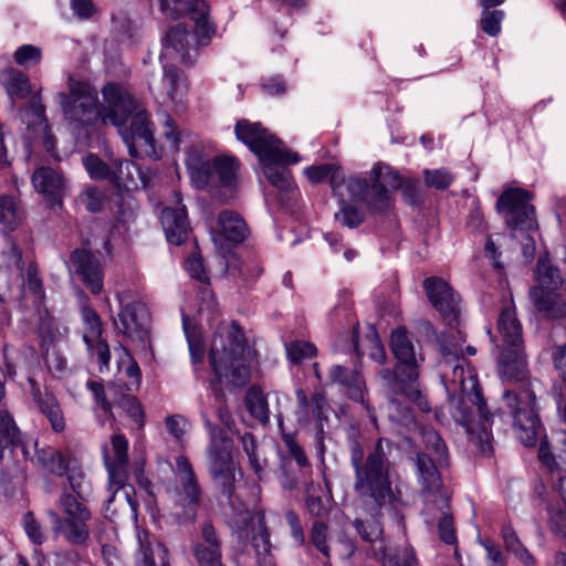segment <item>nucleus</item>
<instances>
[{
    "instance_id": "nucleus-1",
    "label": "nucleus",
    "mask_w": 566,
    "mask_h": 566,
    "mask_svg": "<svg viewBox=\"0 0 566 566\" xmlns=\"http://www.w3.org/2000/svg\"><path fill=\"white\" fill-rule=\"evenodd\" d=\"M394 443L386 438H379L375 446L365 454L363 446L357 440L349 443V460L354 471L353 488L357 495L359 516L354 521V527L366 542L378 547L384 539L380 522L381 510L389 506L396 514L398 522L403 520L399 515L401 504L400 492L394 488L390 479L392 463L389 459Z\"/></svg>"
},
{
    "instance_id": "nucleus-2",
    "label": "nucleus",
    "mask_w": 566,
    "mask_h": 566,
    "mask_svg": "<svg viewBox=\"0 0 566 566\" xmlns=\"http://www.w3.org/2000/svg\"><path fill=\"white\" fill-rule=\"evenodd\" d=\"M497 332L501 343L492 335L491 340L500 349L499 370L502 376L515 381L513 389L504 391L501 410L512 417L516 438L527 448L535 447L543 433V426L535 410V392L528 380L522 325L513 304L502 307Z\"/></svg>"
},
{
    "instance_id": "nucleus-3",
    "label": "nucleus",
    "mask_w": 566,
    "mask_h": 566,
    "mask_svg": "<svg viewBox=\"0 0 566 566\" xmlns=\"http://www.w3.org/2000/svg\"><path fill=\"white\" fill-rule=\"evenodd\" d=\"M67 86L69 93L57 94L59 104L67 120L82 126L93 125L101 119L103 124L119 127L137 108L133 96L115 83H108L103 87V105L98 104L97 92L87 82L70 76Z\"/></svg>"
},
{
    "instance_id": "nucleus-4",
    "label": "nucleus",
    "mask_w": 566,
    "mask_h": 566,
    "mask_svg": "<svg viewBox=\"0 0 566 566\" xmlns=\"http://www.w3.org/2000/svg\"><path fill=\"white\" fill-rule=\"evenodd\" d=\"M348 197L363 202L371 213H386L392 205L391 190L401 189L406 202L417 205L420 201L419 181L403 179L388 165L377 163L367 177L350 176L347 181Z\"/></svg>"
},
{
    "instance_id": "nucleus-5",
    "label": "nucleus",
    "mask_w": 566,
    "mask_h": 566,
    "mask_svg": "<svg viewBox=\"0 0 566 566\" xmlns=\"http://www.w3.org/2000/svg\"><path fill=\"white\" fill-rule=\"evenodd\" d=\"M245 349V335L235 322L217 327L209 350V363L219 384L244 387L249 382L251 366Z\"/></svg>"
},
{
    "instance_id": "nucleus-6",
    "label": "nucleus",
    "mask_w": 566,
    "mask_h": 566,
    "mask_svg": "<svg viewBox=\"0 0 566 566\" xmlns=\"http://www.w3.org/2000/svg\"><path fill=\"white\" fill-rule=\"evenodd\" d=\"M390 347L398 365L395 370L385 368L380 371L388 392L413 401L422 408V395L416 384L419 376L418 363L422 361L423 357L417 354L415 344L405 327L392 331Z\"/></svg>"
},
{
    "instance_id": "nucleus-7",
    "label": "nucleus",
    "mask_w": 566,
    "mask_h": 566,
    "mask_svg": "<svg viewBox=\"0 0 566 566\" xmlns=\"http://www.w3.org/2000/svg\"><path fill=\"white\" fill-rule=\"evenodd\" d=\"M112 452L104 451V463L108 474V489L112 492L105 503V517L114 518L119 513H136L137 502L133 495L135 490L127 484L128 480V440L122 433L114 434L111 440Z\"/></svg>"
},
{
    "instance_id": "nucleus-8",
    "label": "nucleus",
    "mask_w": 566,
    "mask_h": 566,
    "mask_svg": "<svg viewBox=\"0 0 566 566\" xmlns=\"http://www.w3.org/2000/svg\"><path fill=\"white\" fill-rule=\"evenodd\" d=\"M470 390L460 391L451 398L452 416L462 424L483 455L492 453L491 433L488 430L489 415L478 380L469 375Z\"/></svg>"
},
{
    "instance_id": "nucleus-9",
    "label": "nucleus",
    "mask_w": 566,
    "mask_h": 566,
    "mask_svg": "<svg viewBox=\"0 0 566 566\" xmlns=\"http://www.w3.org/2000/svg\"><path fill=\"white\" fill-rule=\"evenodd\" d=\"M186 166L192 185L209 191L219 186L232 187L239 169V163L234 157L216 156L211 159L197 148L188 151Z\"/></svg>"
},
{
    "instance_id": "nucleus-10",
    "label": "nucleus",
    "mask_w": 566,
    "mask_h": 566,
    "mask_svg": "<svg viewBox=\"0 0 566 566\" xmlns=\"http://www.w3.org/2000/svg\"><path fill=\"white\" fill-rule=\"evenodd\" d=\"M61 514L48 511L55 535H62L72 545H83L90 537L91 511L73 494L64 491L59 499Z\"/></svg>"
},
{
    "instance_id": "nucleus-11",
    "label": "nucleus",
    "mask_w": 566,
    "mask_h": 566,
    "mask_svg": "<svg viewBox=\"0 0 566 566\" xmlns=\"http://www.w3.org/2000/svg\"><path fill=\"white\" fill-rule=\"evenodd\" d=\"M536 277L538 286L531 289L530 295L536 308L551 319L566 317V300L555 292L562 285L559 270L547 258L537 261Z\"/></svg>"
},
{
    "instance_id": "nucleus-12",
    "label": "nucleus",
    "mask_w": 566,
    "mask_h": 566,
    "mask_svg": "<svg viewBox=\"0 0 566 566\" xmlns=\"http://www.w3.org/2000/svg\"><path fill=\"white\" fill-rule=\"evenodd\" d=\"M175 515L179 523H193L202 504V490L188 458L176 459Z\"/></svg>"
},
{
    "instance_id": "nucleus-13",
    "label": "nucleus",
    "mask_w": 566,
    "mask_h": 566,
    "mask_svg": "<svg viewBox=\"0 0 566 566\" xmlns=\"http://www.w3.org/2000/svg\"><path fill=\"white\" fill-rule=\"evenodd\" d=\"M235 136L245 144L260 160L300 161L297 153L291 151L283 143L260 123L240 119L234 127Z\"/></svg>"
},
{
    "instance_id": "nucleus-14",
    "label": "nucleus",
    "mask_w": 566,
    "mask_h": 566,
    "mask_svg": "<svg viewBox=\"0 0 566 566\" xmlns=\"http://www.w3.org/2000/svg\"><path fill=\"white\" fill-rule=\"evenodd\" d=\"M532 199L527 190L511 188L497 199L499 210L506 211V223L512 228L531 229L534 223L535 208L530 205Z\"/></svg>"
},
{
    "instance_id": "nucleus-15",
    "label": "nucleus",
    "mask_w": 566,
    "mask_h": 566,
    "mask_svg": "<svg viewBox=\"0 0 566 566\" xmlns=\"http://www.w3.org/2000/svg\"><path fill=\"white\" fill-rule=\"evenodd\" d=\"M297 409L296 416L298 421L308 423L311 419L316 421V448L321 455L325 452L324 446V423L328 421L327 412L329 406L322 392H315L308 399L303 388L295 391Z\"/></svg>"
},
{
    "instance_id": "nucleus-16",
    "label": "nucleus",
    "mask_w": 566,
    "mask_h": 566,
    "mask_svg": "<svg viewBox=\"0 0 566 566\" xmlns=\"http://www.w3.org/2000/svg\"><path fill=\"white\" fill-rule=\"evenodd\" d=\"M149 314L146 305L139 301L120 303L117 318H114L116 331L126 339L144 343L148 335Z\"/></svg>"
},
{
    "instance_id": "nucleus-17",
    "label": "nucleus",
    "mask_w": 566,
    "mask_h": 566,
    "mask_svg": "<svg viewBox=\"0 0 566 566\" xmlns=\"http://www.w3.org/2000/svg\"><path fill=\"white\" fill-rule=\"evenodd\" d=\"M123 125L118 128L132 157H138L142 154L148 156L156 154L153 124L147 112L136 113L129 127L124 130H122Z\"/></svg>"
},
{
    "instance_id": "nucleus-18",
    "label": "nucleus",
    "mask_w": 566,
    "mask_h": 566,
    "mask_svg": "<svg viewBox=\"0 0 566 566\" xmlns=\"http://www.w3.org/2000/svg\"><path fill=\"white\" fill-rule=\"evenodd\" d=\"M191 553L198 566H226L222 562V539L211 522L201 524Z\"/></svg>"
},
{
    "instance_id": "nucleus-19",
    "label": "nucleus",
    "mask_w": 566,
    "mask_h": 566,
    "mask_svg": "<svg viewBox=\"0 0 566 566\" xmlns=\"http://www.w3.org/2000/svg\"><path fill=\"white\" fill-rule=\"evenodd\" d=\"M201 418L210 436V444L208 448L209 471L235 468L232 457V439L223 429L214 426L210 421L206 411H201Z\"/></svg>"
},
{
    "instance_id": "nucleus-20",
    "label": "nucleus",
    "mask_w": 566,
    "mask_h": 566,
    "mask_svg": "<svg viewBox=\"0 0 566 566\" xmlns=\"http://www.w3.org/2000/svg\"><path fill=\"white\" fill-rule=\"evenodd\" d=\"M32 185L35 191L44 197L50 208L62 207L63 196L66 191V180L61 171L42 166L33 172Z\"/></svg>"
},
{
    "instance_id": "nucleus-21",
    "label": "nucleus",
    "mask_w": 566,
    "mask_h": 566,
    "mask_svg": "<svg viewBox=\"0 0 566 566\" xmlns=\"http://www.w3.org/2000/svg\"><path fill=\"white\" fill-rule=\"evenodd\" d=\"M160 10L164 13L170 11L171 17H178L184 12L191 14L196 22V33L203 39H210L214 32L208 22V4L203 0H160Z\"/></svg>"
},
{
    "instance_id": "nucleus-22",
    "label": "nucleus",
    "mask_w": 566,
    "mask_h": 566,
    "mask_svg": "<svg viewBox=\"0 0 566 566\" xmlns=\"http://www.w3.org/2000/svg\"><path fill=\"white\" fill-rule=\"evenodd\" d=\"M70 268L92 293L98 294L102 291L103 273L101 263L91 251L75 249L70 258Z\"/></svg>"
},
{
    "instance_id": "nucleus-23",
    "label": "nucleus",
    "mask_w": 566,
    "mask_h": 566,
    "mask_svg": "<svg viewBox=\"0 0 566 566\" xmlns=\"http://www.w3.org/2000/svg\"><path fill=\"white\" fill-rule=\"evenodd\" d=\"M423 287L438 312L446 317H457L460 312V297L444 280L436 276L428 277L423 282Z\"/></svg>"
},
{
    "instance_id": "nucleus-24",
    "label": "nucleus",
    "mask_w": 566,
    "mask_h": 566,
    "mask_svg": "<svg viewBox=\"0 0 566 566\" xmlns=\"http://www.w3.org/2000/svg\"><path fill=\"white\" fill-rule=\"evenodd\" d=\"M31 384V395L39 412L50 423L51 429L55 433H62L66 428V419L56 396L49 390H41L33 379H29Z\"/></svg>"
},
{
    "instance_id": "nucleus-25",
    "label": "nucleus",
    "mask_w": 566,
    "mask_h": 566,
    "mask_svg": "<svg viewBox=\"0 0 566 566\" xmlns=\"http://www.w3.org/2000/svg\"><path fill=\"white\" fill-rule=\"evenodd\" d=\"M462 349L458 347H451L447 344L441 347L442 359L440 361V368L442 371V379L449 380L451 384H459L460 391L470 390L469 378L465 379L464 357H462Z\"/></svg>"
},
{
    "instance_id": "nucleus-26",
    "label": "nucleus",
    "mask_w": 566,
    "mask_h": 566,
    "mask_svg": "<svg viewBox=\"0 0 566 566\" xmlns=\"http://www.w3.org/2000/svg\"><path fill=\"white\" fill-rule=\"evenodd\" d=\"M249 235V227L244 219L235 211L224 210L219 213L217 229L213 231V241L218 243L227 240L241 243Z\"/></svg>"
},
{
    "instance_id": "nucleus-27",
    "label": "nucleus",
    "mask_w": 566,
    "mask_h": 566,
    "mask_svg": "<svg viewBox=\"0 0 566 566\" xmlns=\"http://www.w3.org/2000/svg\"><path fill=\"white\" fill-rule=\"evenodd\" d=\"M412 460L417 468L418 481L421 484L422 492L436 496L442 486L438 468L447 463H438L437 457L433 459L427 452H417Z\"/></svg>"
},
{
    "instance_id": "nucleus-28",
    "label": "nucleus",
    "mask_w": 566,
    "mask_h": 566,
    "mask_svg": "<svg viewBox=\"0 0 566 566\" xmlns=\"http://www.w3.org/2000/svg\"><path fill=\"white\" fill-rule=\"evenodd\" d=\"M161 224L169 243L175 245L182 244L189 231L186 207H166L161 211Z\"/></svg>"
},
{
    "instance_id": "nucleus-29",
    "label": "nucleus",
    "mask_w": 566,
    "mask_h": 566,
    "mask_svg": "<svg viewBox=\"0 0 566 566\" xmlns=\"http://www.w3.org/2000/svg\"><path fill=\"white\" fill-rule=\"evenodd\" d=\"M138 551L136 566H168L166 549L148 531H137Z\"/></svg>"
},
{
    "instance_id": "nucleus-30",
    "label": "nucleus",
    "mask_w": 566,
    "mask_h": 566,
    "mask_svg": "<svg viewBox=\"0 0 566 566\" xmlns=\"http://www.w3.org/2000/svg\"><path fill=\"white\" fill-rule=\"evenodd\" d=\"M34 455L30 457L28 447H22V452L25 459H30L32 463L42 467L54 475H65L67 472V461L60 451L52 447H43L39 449L38 442L34 443Z\"/></svg>"
},
{
    "instance_id": "nucleus-31",
    "label": "nucleus",
    "mask_w": 566,
    "mask_h": 566,
    "mask_svg": "<svg viewBox=\"0 0 566 566\" xmlns=\"http://www.w3.org/2000/svg\"><path fill=\"white\" fill-rule=\"evenodd\" d=\"M188 29L184 24H178L171 28L165 39V54L172 55L175 53L182 63H192L190 50L193 49Z\"/></svg>"
},
{
    "instance_id": "nucleus-32",
    "label": "nucleus",
    "mask_w": 566,
    "mask_h": 566,
    "mask_svg": "<svg viewBox=\"0 0 566 566\" xmlns=\"http://www.w3.org/2000/svg\"><path fill=\"white\" fill-rule=\"evenodd\" d=\"M307 178L313 184H319L325 179L329 180L331 187L336 196L344 197L343 187L347 189V181L350 177L345 178L339 167L333 164H322L317 166H311L305 169Z\"/></svg>"
},
{
    "instance_id": "nucleus-33",
    "label": "nucleus",
    "mask_w": 566,
    "mask_h": 566,
    "mask_svg": "<svg viewBox=\"0 0 566 566\" xmlns=\"http://www.w3.org/2000/svg\"><path fill=\"white\" fill-rule=\"evenodd\" d=\"M262 164L263 172L269 182L275 187L281 193L289 195L294 185L292 181L291 172L285 165L296 164L297 161L290 160H260Z\"/></svg>"
},
{
    "instance_id": "nucleus-34",
    "label": "nucleus",
    "mask_w": 566,
    "mask_h": 566,
    "mask_svg": "<svg viewBox=\"0 0 566 566\" xmlns=\"http://www.w3.org/2000/svg\"><path fill=\"white\" fill-rule=\"evenodd\" d=\"M556 490L559 501L548 507V524L554 533L566 536V475H558Z\"/></svg>"
},
{
    "instance_id": "nucleus-35",
    "label": "nucleus",
    "mask_w": 566,
    "mask_h": 566,
    "mask_svg": "<svg viewBox=\"0 0 566 566\" xmlns=\"http://www.w3.org/2000/svg\"><path fill=\"white\" fill-rule=\"evenodd\" d=\"M333 382H337L348 389V396L355 401H364L363 380L356 370L336 365L329 373Z\"/></svg>"
},
{
    "instance_id": "nucleus-36",
    "label": "nucleus",
    "mask_w": 566,
    "mask_h": 566,
    "mask_svg": "<svg viewBox=\"0 0 566 566\" xmlns=\"http://www.w3.org/2000/svg\"><path fill=\"white\" fill-rule=\"evenodd\" d=\"M142 179L140 169L130 160H113V171L111 176L112 184L118 188L130 190L137 188V180Z\"/></svg>"
},
{
    "instance_id": "nucleus-37",
    "label": "nucleus",
    "mask_w": 566,
    "mask_h": 566,
    "mask_svg": "<svg viewBox=\"0 0 566 566\" xmlns=\"http://www.w3.org/2000/svg\"><path fill=\"white\" fill-rule=\"evenodd\" d=\"M374 555L381 559L382 566H418L417 558L410 548H388L380 542L374 547Z\"/></svg>"
},
{
    "instance_id": "nucleus-38",
    "label": "nucleus",
    "mask_w": 566,
    "mask_h": 566,
    "mask_svg": "<svg viewBox=\"0 0 566 566\" xmlns=\"http://www.w3.org/2000/svg\"><path fill=\"white\" fill-rule=\"evenodd\" d=\"M24 218L21 202L11 196L0 197V224L7 231L17 229Z\"/></svg>"
},
{
    "instance_id": "nucleus-39",
    "label": "nucleus",
    "mask_w": 566,
    "mask_h": 566,
    "mask_svg": "<svg viewBox=\"0 0 566 566\" xmlns=\"http://www.w3.org/2000/svg\"><path fill=\"white\" fill-rule=\"evenodd\" d=\"M22 443V434L12 415L0 410V459L4 449L14 448Z\"/></svg>"
},
{
    "instance_id": "nucleus-40",
    "label": "nucleus",
    "mask_w": 566,
    "mask_h": 566,
    "mask_svg": "<svg viewBox=\"0 0 566 566\" xmlns=\"http://www.w3.org/2000/svg\"><path fill=\"white\" fill-rule=\"evenodd\" d=\"M82 319L85 326V333L83 335V340L87 347V349L93 348V342L95 338H101L103 335V323L99 315L93 310L87 302L82 305L81 308Z\"/></svg>"
},
{
    "instance_id": "nucleus-41",
    "label": "nucleus",
    "mask_w": 566,
    "mask_h": 566,
    "mask_svg": "<svg viewBox=\"0 0 566 566\" xmlns=\"http://www.w3.org/2000/svg\"><path fill=\"white\" fill-rule=\"evenodd\" d=\"M213 485L235 506V468L209 471Z\"/></svg>"
},
{
    "instance_id": "nucleus-42",
    "label": "nucleus",
    "mask_w": 566,
    "mask_h": 566,
    "mask_svg": "<svg viewBox=\"0 0 566 566\" xmlns=\"http://www.w3.org/2000/svg\"><path fill=\"white\" fill-rule=\"evenodd\" d=\"M441 505H439V516L438 518V533L439 538L448 544L453 545L457 544V533L453 522V516L449 512V504L447 496H440Z\"/></svg>"
},
{
    "instance_id": "nucleus-43",
    "label": "nucleus",
    "mask_w": 566,
    "mask_h": 566,
    "mask_svg": "<svg viewBox=\"0 0 566 566\" xmlns=\"http://www.w3.org/2000/svg\"><path fill=\"white\" fill-rule=\"evenodd\" d=\"M161 84L167 98L171 102H176L185 92L181 72L175 65H164Z\"/></svg>"
},
{
    "instance_id": "nucleus-44",
    "label": "nucleus",
    "mask_w": 566,
    "mask_h": 566,
    "mask_svg": "<svg viewBox=\"0 0 566 566\" xmlns=\"http://www.w3.org/2000/svg\"><path fill=\"white\" fill-rule=\"evenodd\" d=\"M245 407L250 415L261 422L269 421V408L262 390L255 386L248 389L245 395Z\"/></svg>"
},
{
    "instance_id": "nucleus-45",
    "label": "nucleus",
    "mask_w": 566,
    "mask_h": 566,
    "mask_svg": "<svg viewBox=\"0 0 566 566\" xmlns=\"http://www.w3.org/2000/svg\"><path fill=\"white\" fill-rule=\"evenodd\" d=\"M420 432L426 450L437 457L438 463H448L447 446L438 432L431 427H422Z\"/></svg>"
},
{
    "instance_id": "nucleus-46",
    "label": "nucleus",
    "mask_w": 566,
    "mask_h": 566,
    "mask_svg": "<svg viewBox=\"0 0 566 566\" xmlns=\"http://www.w3.org/2000/svg\"><path fill=\"white\" fill-rule=\"evenodd\" d=\"M83 164L91 178L96 180H108L113 171V164L108 165L103 161L97 155L88 154L84 159Z\"/></svg>"
},
{
    "instance_id": "nucleus-47",
    "label": "nucleus",
    "mask_w": 566,
    "mask_h": 566,
    "mask_svg": "<svg viewBox=\"0 0 566 566\" xmlns=\"http://www.w3.org/2000/svg\"><path fill=\"white\" fill-rule=\"evenodd\" d=\"M310 538L313 546L322 553L326 559H328L331 557L328 546V526L324 522L315 521L311 528Z\"/></svg>"
},
{
    "instance_id": "nucleus-48",
    "label": "nucleus",
    "mask_w": 566,
    "mask_h": 566,
    "mask_svg": "<svg viewBox=\"0 0 566 566\" xmlns=\"http://www.w3.org/2000/svg\"><path fill=\"white\" fill-rule=\"evenodd\" d=\"M289 359L293 364H300L306 358L316 355V347L314 344L305 340H293L285 345Z\"/></svg>"
},
{
    "instance_id": "nucleus-49",
    "label": "nucleus",
    "mask_w": 566,
    "mask_h": 566,
    "mask_svg": "<svg viewBox=\"0 0 566 566\" xmlns=\"http://www.w3.org/2000/svg\"><path fill=\"white\" fill-rule=\"evenodd\" d=\"M335 219L350 229L358 227L364 221V213L355 206L342 202V208L335 213Z\"/></svg>"
},
{
    "instance_id": "nucleus-50",
    "label": "nucleus",
    "mask_w": 566,
    "mask_h": 566,
    "mask_svg": "<svg viewBox=\"0 0 566 566\" xmlns=\"http://www.w3.org/2000/svg\"><path fill=\"white\" fill-rule=\"evenodd\" d=\"M115 405L127 412L139 426L144 423V412L137 398L129 394H122L119 399H115Z\"/></svg>"
},
{
    "instance_id": "nucleus-51",
    "label": "nucleus",
    "mask_w": 566,
    "mask_h": 566,
    "mask_svg": "<svg viewBox=\"0 0 566 566\" xmlns=\"http://www.w3.org/2000/svg\"><path fill=\"white\" fill-rule=\"evenodd\" d=\"M80 199L90 212H99L104 207V193L95 186L86 187L82 191Z\"/></svg>"
},
{
    "instance_id": "nucleus-52",
    "label": "nucleus",
    "mask_w": 566,
    "mask_h": 566,
    "mask_svg": "<svg viewBox=\"0 0 566 566\" xmlns=\"http://www.w3.org/2000/svg\"><path fill=\"white\" fill-rule=\"evenodd\" d=\"M182 322L191 359L195 364L201 363L205 356L202 340L198 335H196L195 328H190L187 317H184Z\"/></svg>"
},
{
    "instance_id": "nucleus-53",
    "label": "nucleus",
    "mask_w": 566,
    "mask_h": 566,
    "mask_svg": "<svg viewBox=\"0 0 566 566\" xmlns=\"http://www.w3.org/2000/svg\"><path fill=\"white\" fill-rule=\"evenodd\" d=\"M8 93L18 98H24L30 93V83L25 74L14 71L10 75L7 86Z\"/></svg>"
},
{
    "instance_id": "nucleus-54",
    "label": "nucleus",
    "mask_w": 566,
    "mask_h": 566,
    "mask_svg": "<svg viewBox=\"0 0 566 566\" xmlns=\"http://www.w3.org/2000/svg\"><path fill=\"white\" fill-rule=\"evenodd\" d=\"M23 527L30 541L35 545H42L46 541L45 532L41 524L35 520L32 512L23 515Z\"/></svg>"
},
{
    "instance_id": "nucleus-55",
    "label": "nucleus",
    "mask_w": 566,
    "mask_h": 566,
    "mask_svg": "<svg viewBox=\"0 0 566 566\" xmlns=\"http://www.w3.org/2000/svg\"><path fill=\"white\" fill-rule=\"evenodd\" d=\"M503 18L504 12L502 10L490 11L489 9H485L481 18L482 30L491 36H496L501 31V22Z\"/></svg>"
},
{
    "instance_id": "nucleus-56",
    "label": "nucleus",
    "mask_w": 566,
    "mask_h": 566,
    "mask_svg": "<svg viewBox=\"0 0 566 566\" xmlns=\"http://www.w3.org/2000/svg\"><path fill=\"white\" fill-rule=\"evenodd\" d=\"M41 50L32 44H24L14 52V60L21 66L35 65L41 61Z\"/></svg>"
},
{
    "instance_id": "nucleus-57",
    "label": "nucleus",
    "mask_w": 566,
    "mask_h": 566,
    "mask_svg": "<svg viewBox=\"0 0 566 566\" xmlns=\"http://www.w3.org/2000/svg\"><path fill=\"white\" fill-rule=\"evenodd\" d=\"M389 410L390 419L398 423L408 424L413 420L411 408L400 401L399 398H390Z\"/></svg>"
},
{
    "instance_id": "nucleus-58",
    "label": "nucleus",
    "mask_w": 566,
    "mask_h": 566,
    "mask_svg": "<svg viewBox=\"0 0 566 566\" xmlns=\"http://www.w3.org/2000/svg\"><path fill=\"white\" fill-rule=\"evenodd\" d=\"M424 181L429 187L444 190L451 185L453 177L443 169L424 170Z\"/></svg>"
},
{
    "instance_id": "nucleus-59",
    "label": "nucleus",
    "mask_w": 566,
    "mask_h": 566,
    "mask_svg": "<svg viewBox=\"0 0 566 566\" xmlns=\"http://www.w3.org/2000/svg\"><path fill=\"white\" fill-rule=\"evenodd\" d=\"M65 474L67 476L70 489L75 493L74 496L78 501L85 500L90 492L84 481V474L81 471L70 470L69 468Z\"/></svg>"
},
{
    "instance_id": "nucleus-60",
    "label": "nucleus",
    "mask_w": 566,
    "mask_h": 566,
    "mask_svg": "<svg viewBox=\"0 0 566 566\" xmlns=\"http://www.w3.org/2000/svg\"><path fill=\"white\" fill-rule=\"evenodd\" d=\"M242 447L249 458V462L254 473L260 476L262 465L256 454V443L252 433H244L241 438Z\"/></svg>"
},
{
    "instance_id": "nucleus-61",
    "label": "nucleus",
    "mask_w": 566,
    "mask_h": 566,
    "mask_svg": "<svg viewBox=\"0 0 566 566\" xmlns=\"http://www.w3.org/2000/svg\"><path fill=\"white\" fill-rule=\"evenodd\" d=\"M86 386L93 394L94 399L101 409L105 413L112 415V402L108 399L104 385L99 381L88 380Z\"/></svg>"
},
{
    "instance_id": "nucleus-62",
    "label": "nucleus",
    "mask_w": 566,
    "mask_h": 566,
    "mask_svg": "<svg viewBox=\"0 0 566 566\" xmlns=\"http://www.w3.org/2000/svg\"><path fill=\"white\" fill-rule=\"evenodd\" d=\"M44 360L52 373L61 374L67 369V359L55 347L46 349Z\"/></svg>"
},
{
    "instance_id": "nucleus-63",
    "label": "nucleus",
    "mask_w": 566,
    "mask_h": 566,
    "mask_svg": "<svg viewBox=\"0 0 566 566\" xmlns=\"http://www.w3.org/2000/svg\"><path fill=\"white\" fill-rule=\"evenodd\" d=\"M186 265L191 277L198 280L203 284L209 283V276L208 273L206 272L203 260L200 255L192 254L191 256H189L186 262Z\"/></svg>"
},
{
    "instance_id": "nucleus-64",
    "label": "nucleus",
    "mask_w": 566,
    "mask_h": 566,
    "mask_svg": "<svg viewBox=\"0 0 566 566\" xmlns=\"http://www.w3.org/2000/svg\"><path fill=\"white\" fill-rule=\"evenodd\" d=\"M2 255L9 269H15L20 273L23 271L22 252L13 241H9L8 248L2 252Z\"/></svg>"
}]
</instances>
